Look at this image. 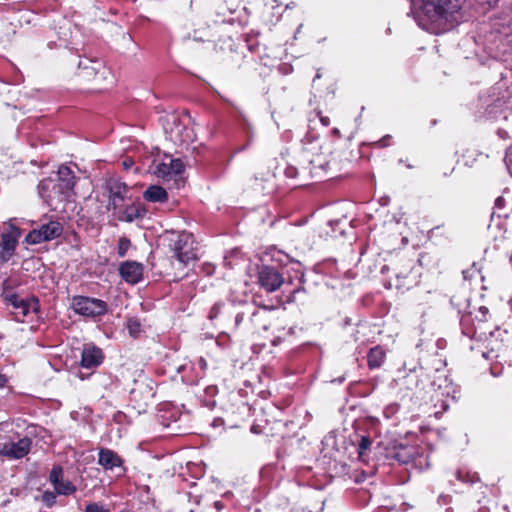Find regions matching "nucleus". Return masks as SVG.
I'll return each mask as SVG.
<instances>
[{"instance_id": "f257e3e1", "label": "nucleus", "mask_w": 512, "mask_h": 512, "mask_svg": "<svg viewBox=\"0 0 512 512\" xmlns=\"http://www.w3.org/2000/svg\"><path fill=\"white\" fill-rule=\"evenodd\" d=\"M419 26L433 33H444L470 17L467 0H421Z\"/></svg>"}, {"instance_id": "f03ea898", "label": "nucleus", "mask_w": 512, "mask_h": 512, "mask_svg": "<svg viewBox=\"0 0 512 512\" xmlns=\"http://www.w3.org/2000/svg\"><path fill=\"white\" fill-rule=\"evenodd\" d=\"M63 232L62 224L57 220H48L39 225L38 228L31 230L25 237L26 243L36 245L43 242L52 241L58 238Z\"/></svg>"}, {"instance_id": "7ed1b4c3", "label": "nucleus", "mask_w": 512, "mask_h": 512, "mask_svg": "<svg viewBox=\"0 0 512 512\" xmlns=\"http://www.w3.org/2000/svg\"><path fill=\"white\" fill-rule=\"evenodd\" d=\"M107 307L105 301L86 296H74L71 302V308L75 313L91 318L104 315Z\"/></svg>"}, {"instance_id": "20e7f679", "label": "nucleus", "mask_w": 512, "mask_h": 512, "mask_svg": "<svg viewBox=\"0 0 512 512\" xmlns=\"http://www.w3.org/2000/svg\"><path fill=\"white\" fill-rule=\"evenodd\" d=\"M194 244L195 241L192 234L181 232L177 235L176 240L173 242L172 249L180 264L186 266L197 259Z\"/></svg>"}, {"instance_id": "39448f33", "label": "nucleus", "mask_w": 512, "mask_h": 512, "mask_svg": "<svg viewBox=\"0 0 512 512\" xmlns=\"http://www.w3.org/2000/svg\"><path fill=\"white\" fill-rule=\"evenodd\" d=\"M3 298L6 304L12 306V314L20 322H24L25 317L39 309L38 300L35 298L24 299L15 293H4Z\"/></svg>"}, {"instance_id": "423d86ee", "label": "nucleus", "mask_w": 512, "mask_h": 512, "mask_svg": "<svg viewBox=\"0 0 512 512\" xmlns=\"http://www.w3.org/2000/svg\"><path fill=\"white\" fill-rule=\"evenodd\" d=\"M164 130L169 139L178 145L188 143L192 139L190 130L177 115H169L165 118Z\"/></svg>"}, {"instance_id": "0eeeda50", "label": "nucleus", "mask_w": 512, "mask_h": 512, "mask_svg": "<svg viewBox=\"0 0 512 512\" xmlns=\"http://www.w3.org/2000/svg\"><path fill=\"white\" fill-rule=\"evenodd\" d=\"M106 190L108 191L107 209L113 210L114 213L124 206L127 199H130L128 196V186L118 180L108 181L106 183Z\"/></svg>"}, {"instance_id": "6e6552de", "label": "nucleus", "mask_w": 512, "mask_h": 512, "mask_svg": "<svg viewBox=\"0 0 512 512\" xmlns=\"http://www.w3.org/2000/svg\"><path fill=\"white\" fill-rule=\"evenodd\" d=\"M32 447V439L25 436L17 442L0 443V456L10 460H18L29 454Z\"/></svg>"}, {"instance_id": "1a4fd4ad", "label": "nucleus", "mask_w": 512, "mask_h": 512, "mask_svg": "<svg viewBox=\"0 0 512 512\" xmlns=\"http://www.w3.org/2000/svg\"><path fill=\"white\" fill-rule=\"evenodd\" d=\"M257 281L258 284L269 293L276 291L285 284L283 276L274 267L270 266H262L259 268Z\"/></svg>"}, {"instance_id": "9d476101", "label": "nucleus", "mask_w": 512, "mask_h": 512, "mask_svg": "<svg viewBox=\"0 0 512 512\" xmlns=\"http://www.w3.org/2000/svg\"><path fill=\"white\" fill-rule=\"evenodd\" d=\"M49 480L59 495H71L76 491V486L71 481L63 479V469L61 466H54L52 468Z\"/></svg>"}, {"instance_id": "9b49d317", "label": "nucleus", "mask_w": 512, "mask_h": 512, "mask_svg": "<svg viewBox=\"0 0 512 512\" xmlns=\"http://www.w3.org/2000/svg\"><path fill=\"white\" fill-rule=\"evenodd\" d=\"M184 170V165L180 159H170L169 163H159L155 168V175L159 178L170 179L180 175Z\"/></svg>"}, {"instance_id": "f8f14e48", "label": "nucleus", "mask_w": 512, "mask_h": 512, "mask_svg": "<svg viewBox=\"0 0 512 512\" xmlns=\"http://www.w3.org/2000/svg\"><path fill=\"white\" fill-rule=\"evenodd\" d=\"M120 275L128 283H138L143 274L142 264L135 261H126L120 266Z\"/></svg>"}, {"instance_id": "ddd939ff", "label": "nucleus", "mask_w": 512, "mask_h": 512, "mask_svg": "<svg viewBox=\"0 0 512 512\" xmlns=\"http://www.w3.org/2000/svg\"><path fill=\"white\" fill-rule=\"evenodd\" d=\"M103 361V353L96 346H86L82 351L81 365L84 368H94Z\"/></svg>"}, {"instance_id": "4468645a", "label": "nucleus", "mask_w": 512, "mask_h": 512, "mask_svg": "<svg viewBox=\"0 0 512 512\" xmlns=\"http://www.w3.org/2000/svg\"><path fill=\"white\" fill-rule=\"evenodd\" d=\"M98 464L105 470H112L116 467H121L123 460L113 450L108 448H101L98 454Z\"/></svg>"}, {"instance_id": "2eb2a0df", "label": "nucleus", "mask_w": 512, "mask_h": 512, "mask_svg": "<svg viewBox=\"0 0 512 512\" xmlns=\"http://www.w3.org/2000/svg\"><path fill=\"white\" fill-rule=\"evenodd\" d=\"M17 246V236L12 233H6L2 235L0 242V261L2 263L7 262Z\"/></svg>"}, {"instance_id": "dca6fc26", "label": "nucleus", "mask_w": 512, "mask_h": 512, "mask_svg": "<svg viewBox=\"0 0 512 512\" xmlns=\"http://www.w3.org/2000/svg\"><path fill=\"white\" fill-rule=\"evenodd\" d=\"M59 183L56 185L58 191L67 193L73 189L75 185V177L73 172L67 166H60L58 170Z\"/></svg>"}, {"instance_id": "f3484780", "label": "nucleus", "mask_w": 512, "mask_h": 512, "mask_svg": "<svg viewBox=\"0 0 512 512\" xmlns=\"http://www.w3.org/2000/svg\"><path fill=\"white\" fill-rule=\"evenodd\" d=\"M114 215L119 221L132 222L135 219L141 218L144 215V210L132 202L127 204L124 209L120 208Z\"/></svg>"}, {"instance_id": "a211bd4d", "label": "nucleus", "mask_w": 512, "mask_h": 512, "mask_svg": "<svg viewBox=\"0 0 512 512\" xmlns=\"http://www.w3.org/2000/svg\"><path fill=\"white\" fill-rule=\"evenodd\" d=\"M143 197L149 202H165L168 199V194L161 186L152 185L147 188Z\"/></svg>"}, {"instance_id": "6ab92c4d", "label": "nucleus", "mask_w": 512, "mask_h": 512, "mask_svg": "<svg viewBox=\"0 0 512 512\" xmlns=\"http://www.w3.org/2000/svg\"><path fill=\"white\" fill-rule=\"evenodd\" d=\"M367 358L370 369L379 368L384 361V349L380 346L372 348Z\"/></svg>"}, {"instance_id": "aec40b11", "label": "nucleus", "mask_w": 512, "mask_h": 512, "mask_svg": "<svg viewBox=\"0 0 512 512\" xmlns=\"http://www.w3.org/2000/svg\"><path fill=\"white\" fill-rule=\"evenodd\" d=\"M230 314V307H225L224 305L221 304H215L209 312V319L214 320L218 318V316H221L223 322H227V316H229Z\"/></svg>"}, {"instance_id": "412c9836", "label": "nucleus", "mask_w": 512, "mask_h": 512, "mask_svg": "<svg viewBox=\"0 0 512 512\" xmlns=\"http://www.w3.org/2000/svg\"><path fill=\"white\" fill-rule=\"evenodd\" d=\"M126 328L128 329L130 336L137 338L142 331V324L137 318L131 317L127 320Z\"/></svg>"}, {"instance_id": "4be33fe9", "label": "nucleus", "mask_w": 512, "mask_h": 512, "mask_svg": "<svg viewBox=\"0 0 512 512\" xmlns=\"http://www.w3.org/2000/svg\"><path fill=\"white\" fill-rule=\"evenodd\" d=\"M84 512H110V509L104 504L92 502L85 507Z\"/></svg>"}, {"instance_id": "5701e85b", "label": "nucleus", "mask_w": 512, "mask_h": 512, "mask_svg": "<svg viewBox=\"0 0 512 512\" xmlns=\"http://www.w3.org/2000/svg\"><path fill=\"white\" fill-rule=\"evenodd\" d=\"M309 163L312 166V170L325 169L327 165L325 157H322L321 155H317L316 158L310 159Z\"/></svg>"}, {"instance_id": "b1692460", "label": "nucleus", "mask_w": 512, "mask_h": 512, "mask_svg": "<svg viewBox=\"0 0 512 512\" xmlns=\"http://www.w3.org/2000/svg\"><path fill=\"white\" fill-rule=\"evenodd\" d=\"M42 501L48 506L51 507L56 502V495L53 492L46 491L42 495Z\"/></svg>"}, {"instance_id": "393cba45", "label": "nucleus", "mask_w": 512, "mask_h": 512, "mask_svg": "<svg viewBox=\"0 0 512 512\" xmlns=\"http://www.w3.org/2000/svg\"><path fill=\"white\" fill-rule=\"evenodd\" d=\"M130 245V241L126 238H121L119 240V247H118V250H119V255L120 256H124L128 247Z\"/></svg>"}, {"instance_id": "a878e982", "label": "nucleus", "mask_w": 512, "mask_h": 512, "mask_svg": "<svg viewBox=\"0 0 512 512\" xmlns=\"http://www.w3.org/2000/svg\"><path fill=\"white\" fill-rule=\"evenodd\" d=\"M499 0H475V2L483 8L494 7Z\"/></svg>"}, {"instance_id": "bb28decb", "label": "nucleus", "mask_w": 512, "mask_h": 512, "mask_svg": "<svg viewBox=\"0 0 512 512\" xmlns=\"http://www.w3.org/2000/svg\"><path fill=\"white\" fill-rule=\"evenodd\" d=\"M371 442L367 437H362L361 442L359 444V454L362 455L365 450L368 449Z\"/></svg>"}, {"instance_id": "cd10ccee", "label": "nucleus", "mask_w": 512, "mask_h": 512, "mask_svg": "<svg viewBox=\"0 0 512 512\" xmlns=\"http://www.w3.org/2000/svg\"><path fill=\"white\" fill-rule=\"evenodd\" d=\"M49 186V181L47 180H43L39 183L38 185V189H39V194L42 198H47V196L45 195V191L46 189L48 188Z\"/></svg>"}, {"instance_id": "c85d7f7f", "label": "nucleus", "mask_w": 512, "mask_h": 512, "mask_svg": "<svg viewBox=\"0 0 512 512\" xmlns=\"http://www.w3.org/2000/svg\"><path fill=\"white\" fill-rule=\"evenodd\" d=\"M301 290H303L302 285H300L296 289H293L292 291H290L288 299H287L288 302H293L295 300L296 293L300 292Z\"/></svg>"}, {"instance_id": "c756f323", "label": "nucleus", "mask_w": 512, "mask_h": 512, "mask_svg": "<svg viewBox=\"0 0 512 512\" xmlns=\"http://www.w3.org/2000/svg\"><path fill=\"white\" fill-rule=\"evenodd\" d=\"M506 164L510 170H512V149H509L505 157Z\"/></svg>"}, {"instance_id": "7c9ffc66", "label": "nucleus", "mask_w": 512, "mask_h": 512, "mask_svg": "<svg viewBox=\"0 0 512 512\" xmlns=\"http://www.w3.org/2000/svg\"><path fill=\"white\" fill-rule=\"evenodd\" d=\"M242 320H243V314H241V313L236 314L235 319H234L235 327H238L240 325V323L242 322Z\"/></svg>"}, {"instance_id": "2f4dec72", "label": "nucleus", "mask_w": 512, "mask_h": 512, "mask_svg": "<svg viewBox=\"0 0 512 512\" xmlns=\"http://www.w3.org/2000/svg\"><path fill=\"white\" fill-rule=\"evenodd\" d=\"M319 117H320V121H321V123H322L324 126H326V127H327V126H329V125H330V119H329V117H327V116H323V115H319Z\"/></svg>"}, {"instance_id": "473e14b6", "label": "nucleus", "mask_w": 512, "mask_h": 512, "mask_svg": "<svg viewBox=\"0 0 512 512\" xmlns=\"http://www.w3.org/2000/svg\"><path fill=\"white\" fill-rule=\"evenodd\" d=\"M455 476H456L457 480H459V481H462V482L466 481L465 480V476H464V474L462 473L461 470H457L455 472Z\"/></svg>"}, {"instance_id": "72a5a7b5", "label": "nucleus", "mask_w": 512, "mask_h": 512, "mask_svg": "<svg viewBox=\"0 0 512 512\" xmlns=\"http://www.w3.org/2000/svg\"><path fill=\"white\" fill-rule=\"evenodd\" d=\"M8 379L5 375L0 374V388L4 387L7 383Z\"/></svg>"}, {"instance_id": "f704fd0d", "label": "nucleus", "mask_w": 512, "mask_h": 512, "mask_svg": "<svg viewBox=\"0 0 512 512\" xmlns=\"http://www.w3.org/2000/svg\"><path fill=\"white\" fill-rule=\"evenodd\" d=\"M81 66H83L84 68H87V66H86V65H83V63L80 61V62H79V67H81Z\"/></svg>"}, {"instance_id": "c9c22d12", "label": "nucleus", "mask_w": 512, "mask_h": 512, "mask_svg": "<svg viewBox=\"0 0 512 512\" xmlns=\"http://www.w3.org/2000/svg\"><path fill=\"white\" fill-rule=\"evenodd\" d=\"M500 201H501V199H500V198H498V199L496 200V202L498 203V205H501V202H500Z\"/></svg>"}, {"instance_id": "e433bc0d", "label": "nucleus", "mask_w": 512, "mask_h": 512, "mask_svg": "<svg viewBox=\"0 0 512 512\" xmlns=\"http://www.w3.org/2000/svg\"><path fill=\"white\" fill-rule=\"evenodd\" d=\"M500 201H501V199H500V198H498V199L496 200V202L498 203V205H501V202H500Z\"/></svg>"}, {"instance_id": "4c0bfd02", "label": "nucleus", "mask_w": 512, "mask_h": 512, "mask_svg": "<svg viewBox=\"0 0 512 512\" xmlns=\"http://www.w3.org/2000/svg\"><path fill=\"white\" fill-rule=\"evenodd\" d=\"M183 368H184V366H180V367L178 368V372H180Z\"/></svg>"}, {"instance_id": "58836bf2", "label": "nucleus", "mask_w": 512, "mask_h": 512, "mask_svg": "<svg viewBox=\"0 0 512 512\" xmlns=\"http://www.w3.org/2000/svg\"><path fill=\"white\" fill-rule=\"evenodd\" d=\"M123 165H125V167H128L129 163L123 162Z\"/></svg>"}, {"instance_id": "ea45409f", "label": "nucleus", "mask_w": 512, "mask_h": 512, "mask_svg": "<svg viewBox=\"0 0 512 512\" xmlns=\"http://www.w3.org/2000/svg\"><path fill=\"white\" fill-rule=\"evenodd\" d=\"M123 165H125V167H128L129 163L123 162Z\"/></svg>"}]
</instances>
